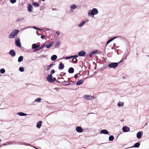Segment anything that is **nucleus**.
Segmentation results:
<instances>
[{
	"label": "nucleus",
	"mask_w": 149,
	"mask_h": 149,
	"mask_svg": "<svg viewBox=\"0 0 149 149\" xmlns=\"http://www.w3.org/2000/svg\"><path fill=\"white\" fill-rule=\"evenodd\" d=\"M98 13V9L95 8H93L89 10L88 12V16L94 17L95 15H97Z\"/></svg>",
	"instance_id": "1"
},
{
	"label": "nucleus",
	"mask_w": 149,
	"mask_h": 149,
	"mask_svg": "<svg viewBox=\"0 0 149 149\" xmlns=\"http://www.w3.org/2000/svg\"><path fill=\"white\" fill-rule=\"evenodd\" d=\"M43 47H39V48H38V49H35L34 50V52H36L37 51H38L40 49H41Z\"/></svg>",
	"instance_id": "38"
},
{
	"label": "nucleus",
	"mask_w": 149,
	"mask_h": 149,
	"mask_svg": "<svg viewBox=\"0 0 149 149\" xmlns=\"http://www.w3.org/2000/svg\"><path fill=\"white\" fill-rule=\"evenodd\" d=\"M41 0L42 1H45V0Z\"/></svg>",
	"instance_id": "51"
},
{
	"label": "nucleus",
	"mask_w": 149,
	"mask_h": 149,
	"mask_svg": "<svg viewBox=\"0 0 149 149\" xmlns=\"http://www.w3.org/2000/svg\"><path fill=\"white\" fill-rule=\"evenodd\" d=\"M123 62V61L122 60H121L118 63V64L120 62Z\"/></svg>",
	"instance_id": "48"
},
{
	"label": "nucleus",
	"mask_w": 149,
	"mask_h": 149,
	"mask_svg": "<svg viewBox=\"0 0 149 149\" xmlns=\"http://www.w3.org/2000/svg\"><path fill=\"white\" fill-rule=\"evenodd\" d=\"M122 130L124 132H127L129 131L130 128L127 126H125L123 127Z\"/></svg>",
	"instance_id": "5"
},
{
	"label": "nucleus",
	"mask_w": 149,
	"mask_h": 149,
	"mask_svg": "<svg viewBox=\"0 0 149 149\" xmlns=\"http://www.w3.org/2000/svg\"><path fill=\"white\" fill-rule=\"evenodd\" d=\"M47 80L49 82H52L55 81L56 79L55 78H54L52 77V74L48 75V76L46 78Z\"/></svg>",
	"instance_id": "3"
},
{
	"label": "nucleus",
	"mask_w": 149,
	"mask_h": 149,
	"mask_svg": "<svg viewBox=\"0 0 149 149\" xmlns=\"http://www.w3.org/2000/svg\"><path fill=\"white\" fill-rule=\"evenodd\" d=\"M36 148V149H38V148Z\"/></svg>",
	"instance_id": "52"
},
{
	"label": "nucleus",
	"mask_w": 149,
	"mask_h": 149,
	"mask_svg": "<svg viewBox=\"0 0 149 149\" xmlns=\"http://www.w3.org/2000/svg\"><path fill=\"white\" fill-rule=\"evenodd\" d=\"M68 72L70 73H72L74 72V69L73 68H70L68 70Z\"/></svg>",
	"instance_id": "26"
},
{
	"label": "nucleus",
	"mask_w": 149,
	"mask_h": 149,
	"mask_svg": "<svg viewBox=\"0 0 149 149\" xmlns=\"http://www.w3.org/2000/svg\"><path fill=\"white\" fill-rule=\"evenodd\" d=\"M55 70H52L51 71L50 73H51V74H52V75L54 73H55Z\"/></svg>",
	"instance_id": "40"
},
{
	"label": "nucleus",
	"mask_w": 149,
	"mask_h": 149,
	"mask_svg": "<svg viewBox=\"0 0 149 149\" xmlns=\"http://www.w3.org/2000/svg\"><path fill=\"white\" fill-rule=\"evenodd\" d=\"M56 33L58 36H59L60 34V32L59 31H57L56 32Z\"/></svg>",
	"instance_id": "42"
},
{
	"label": "nucleus",
	"mask_w": 149,
	"mask_h": 149,
	"mask_svg": "<svg viewBox=\"0 0 149 149\" xmlns=\"http://www.w3.org/2000/svg\"><path fill=\"white\" fill-rule=\"evenodd\" d=\"M17 115L20 116H24L28 115L27 114L22 112H20L17 113Z\"/></svg>",
	"instance_id": "19"
},
{
	"label": "nucleus",
	"mask_w": 149,
	"mask_h": 149,
	"mask_svg": "<svg viewBox=\"0 0 149 149\" xmlns=\"http://www.w3.org/2000/svg\"><path fill=\"white\" fill-rule=\"evenodd\" d=\"M78 76L77 75V74H76L74 75V77L75 78H77L78 77Z\"/></svg>",
	"instance_id": "45"
},
{
	"label": "nucleus",
	"mask_w": 149,
	"mask_h": 149,
	"mask_svg": "<svg viewBox=\"0 0 149 149\" xmlns=\"http://www.w3.org/2000/svg\"><path fill=\"white\" fill-rule=\"evenodd\" d=\"M57 56L56 55H52L51 58V60L52 61L56 60L57 58Z\"/></svg>",
	"instance_id": "18"
},
{
	"label": "nucleus",
	"mask_w": 149,
	"mask_h": 149,
	"mask_svg": "<svg viewBox=\"0 0 149 149\" xmlns=\"http://www.w3.org/2000/svg\"><path fill=\"white\" fill-rule=\"evenodd\" d=\"M53 65V64H51L49 65L48 66H47V71L51 69V67Z\"/></svg>",
	"instance_id": "31"
},
{
	"label": "nucleus",
	"mask_w": 149,
	"mask_h": 149,
	"mask_svg": "<svg viewBox=\"0 0 149 149\" xmlns=\"http://www.w3.org/2000/svg\"><path fill=\"white\" fill-rule=\"evenodd\" d=\"M97 52L98 51L97 50L92 51L90 53V54H89L90 57H91L93 55L96 54Z\"/></svg>",
	"instance_id": "12"
},
{
	"label": "nucleus",
	"mask_w": 149,
	"mask_h": 149,
	"mask_svg": "<svg viewBox=\"0 0 149 149\" xmlns=\"http://www.w3.org/2000/svg\"><path fill=\"white\" fill-rule=\"evenodd\" d=\"M23 60V57L21 56H19L18 58V62H20L22 61Z\"/></svg>",
	"instance_id": "29"
},
{
	"label": "nucleus",
	"mask_w": 149,
	"mask_h": 149,
	"mask_svg": "<svg viewBox=\"0 0 149 149\" xmlns=\"http://www.w3.org/2000/svg\"><path fill=\"white\" fill-rule=\"evenodd\" d=\"M142 132H139L137 133L136 134V137L138 139L140 138L142 135Z\"/></svg>",
	"instance_id": "13"
},
{
	"label": "nucleus",
	"mask_w": 149,
	"mask_h": 149,
	"mask_svg": "<svg viewBox=\"0 0 149 149\" xmlns=\"http://www.w3.org/2000/svg\"><path fill=\"white\" fill-rule=\"evenodd\" d=\"M32 5L36 7H39V4L36 2L33 3H32Z\"/></svg>",
	"instance_id": "28"
},
{
	"label": "nucleus",
	"mask_w": 149,
	"mask_h": 149,
	"mask_svg": "<svg viewBox=\"0 0 149 149\" xmlns=\"http://www.w3.org/2000/svg\"><path fill=\"white\" fill-rule=\"evenodd\" d=\"M33 28L34 29H37V28H36V26H34L33 27Z\"/></svg>",
	"instance_id": "47"
},
{
	"label": "nucleus",
	"mask_w": 149,
	"mask_h": 149,
	"mask_svg": "<svg viewBox=\"0 0 149 149\" xmlns=\"http://www.w3.org/2000/svg\"><path fill=\"white\" fill-rule=\"evenodd\" d=\"M72 61L75 63L77 61V59L75 58H74L72 59Z\"/></svg>",
	"instance_id": "41"
},
{
	"label": "nucleus",
	"mask_w": 149,
	"mask_h": 149,
	"mask_svg": "<svg viewBox=\"0 0 149 149\" xmlns=\"http://www.w3.org/2000/svg\"><path fill=\"white\" fill-rule=\"evenodd\" d=\"M140 146V143H135L134 145V147L135 148H138Z\"/></svg>",
	"instance_id": "30"
},
{
	"label": "nucleus",
	"mask_w": 149,
	"mask_h": 149,
	"mask_svg": "<svg viewBox=\"0 0 149 149\" xmlns=\"http://www.w3.org/2000/svg\"><path fill=\"white\" fill-rule=\"evenodd\" d=\"M118 65V63H111L108 65V67L110 68H115Z\"/></svg>",
	"instance_id": "4"
},
{
	"label": "nucleus",
	"mask_w": 149,
	"mask_h": 149,
	"mask_svg": "<svg viewBox=\"0 0 149 149\" xmlns=\"http://www.w3.org/2000/svg\"><path fill=\"white\" fill-rule=\"evenodd\" d=\"M41 38L42 39H43L45 38V36L44 35H42L41 36Z\"/></svg>",
	"instance_id": "44"
},
{
	"label": "nucleus",
	"mask_w": 149,
	"mask_h": 149,
	"mask_svg": "<svg viewBox=\"0 0 149 149\" xmlns=\"http://www.w3.org/2000/svg\"><path fill=\"white\" fill-rule=\"evenodd\" d=\"M19 32V31L17 29L14 30L10 33L9 36V38H14Z\"/></svg>",
	"instance_id": "2"
},
{
	"label": "nucleus",
	"mask_w": 149,
	"mask_h": 149,
	"mask_svg": "<svg viewBox=\"0 0 149 149\" xmlns=\"http://www.w3.org/2000/svg\"><path fill=\"white\" fill-rule=\"evenodd\" d=\"M9 54L12 56L14 57L15 55V52L13 50H10L9 52Z\"/></svg>",
	"instance_id": "17"
},
{
	"label": "nucleus",
	"mask_w": 149,
	"mask_h": 149,
	"mask_svg": "<svg viewBox=\"0 0 149 149\" xmlns=\"http://www.w3.org/2000/svg\"><path fill=\"white\" fill-rule=\"evenodd\" d=\"M109 133L108 131L106 130H102L100 132V134H108Z\"/></svg>",
	"instance_id": "9"
},
{
	"label": "nucleus",
	"mask_w": 149,
	"mask_h": 149,
	"mask_svg": "<svg viewBox=\"0 0 149 149\" xmlns=\"http://www.w3.org/2000/svg\"><path fill=\"white\" fill-rule=\"evenodd\" d=\"M24 19V18L22 17H20L17 19L16 20V22H19L20 21H23Z\"/></svg>",
	"instance_id": "27"
},
{
	"label": "nucleus",
	"mask_w": 149,
	"mask_h": 149,
	"mask_svg": "<svg viewBox=\"0 0 149 149\" xmlns=\"http://www.w3.org/2000/svg\"><path fill=\"white\" fill-rule=\"evenodd\" d=\"M37 30H41V29H39V28H38L37 29Z\"/></svg>",
	"instance_id": "49"
},
{
	"label": "nucleus",
	"mask_w": 149,
	"mask_h": 149,
	"mask_svg": "<svg viewBox=\"0 0 149 149\" xmlns=\"http://www.w3.org/2000/svg\"><path fill=\"white\" fill-rule=\"evenodd\" d=\"M41 99L40 98H38L36 99L34 101L35 102H40V100H41Z\"/></svg>",
	"instance_id": "33"
},
{
	"label": "nucleus",
	"mask_w": 149,
	"mask_h": 149,
	"mask_svg": "<svg viewBox=\"0 0 149 149\" xmlns=\"http://www.w3.org/2000/svg\"><path fill=\"white\" fill-rule=\"evenodd\" d=\"M76 131L79 133H81L83 132V130L82 128L78 126L76 127Z\"/></svg>",
	"instance_id": "8"
},
{
	"label": "nucleus",
	"mask_w": 149,
	"mask_h": 149,
	"mask_svg": "<svg viewBox=\"0 0 149 149\" xmlns=\"http://www.w3.org/2000/svg\"><path fill=\"white\" fill-rule=\"evenodd\" d=\"M70 84H66L65 85L67 86V85H70Z\"/></svg>",
	"instance_id": "50"
},
{
	"label": "nucleus",
	"mask_w": 149,
	"mask_h": 149,
	"mask_svg": "<svg viewBox=\"0 0 149 149\" xmlns=\"http://www.w3.org/2000/svg\"><path fill=\"white\" fill-rule=\"evenodd\" d=\"M84 97L85 100H88L90 99H91L92 97L90 95H84Z\"/></svg>",
	"instance_id": "11"
},
{
	"label": "nucleus",
	"mask_w": 149,
	"mask_h": 149,
	"mask_svg": "<svg viewBox=\"0 0 149 149\" xmlns=\"http://www.w3.org/2000/svg\"><path fill=\"white\" fill-rule=\"evenodd\" d=\"M42 124V122L40 121H39L36 124V127L38 128H40Z\"/></svg>",
	"instance_id": "15"
},
{
	"label": "nucleus",
	"mask_w": 149,
	"mask_h": 149,
	"mask_svg": "<svg viewBox=\"0 0 149 149\" xmlns=\"http://www.w3.org/2000/svg\"><path fill=\"white\" fill-rule=\"evenodd\" d=\"M10 1L11 2V3H15L16 1V0H10Z\"/></svg>",
	"instance_id": "39"
},
{
	"label": "nucleus",
	"mask_w": 149,
	"mask_h": 149,
	"mask_svg": "<svg viewBox=\"0 0 149 149\" xmlns=\"http://www.w3.org/2000/svg\"><path fill=\"white\" fill-rule=\"evenodd\" d=\"M53 42H49V43H47L46 44V47L47 48H49L51 47V46L53 44Z\"/></svg>",
	"instance_id": "14"
},
{
	"label": "nucleus",
	"mask_w": 149,
	"mask_h": 149,
	"mask_svg": "<svg viewBox=\"0 0 149 149\" xmlns=\"http://www.w3.org/2000/svg\"><path fill=\"white\" fill-rule=\"evenodd\" d=\"M77 6L75 4H73L70 6V9H75L77 8Z\"/></svg>",
	"instance_id": "23"
},
{
	"label": "nucleus",
	"mask_w": 149,
	"mask_h": 149,
	"mask_svg": "<svg viewBox=\"0 0 149 149\" xmlns=\"http://www.w3.org/2000/svg\"><path fill=\"white\" fill-rule=\"evenodd\" d=\"M118 38V37L117 36H115V37H114L112 38H111V39H110L107 42V45H106V46L108 45L110 42H111V41H113V40L114 39H115L116 38Z\"/></svg>",
	"instance_id": "16"
},
{
	"label": "nucleus",
	"mask_w": 149,
	"mask_h": 149,
	"mask_svg": "<svg viewBox=\"0 0 149 149\" xmlns=\"http://www.w3.org/2000/svg\"><path fill=\"white\" fill-rule=\"evenodd\" d=\"M10 143L9 142H8V143H5L3 144V145L4 146H5V145H7V144H10V143Z\"/></svg>",
	"instance_id": "46"
},
{
	"label": "nucleus",
	"mask_w": 149,
	"mask_h": 149,
	"mask_svg": "<svg viewBox=\"0 0 149 149\" xmlns=\"http://www.w3.org/2000/svg\"><path fill=\"white\" fill-rule=\"evenodd\" d=\"M72 58V56H70L69 57H64L63 58H64L65 60L68 59H69Z\"/></svg>",
	"instance_id": "37"
},
{
	"label": "nucleus",
	"mask_w": 149,
	"mask_h": 149,
	"mask_svg": "<svg viewBox=\"0 0 149 149\" xmlns=\"http://www.w3.org/2000/svg\"><path fill=\"white\" fill-rule=\"evenodd\" d=\"M86 23V21H82L78 25V26L81 27L82 26Z\"/></svg>",
	"instance_id": "20"
},
{
	"label": "nucleus",
	"mask_w": 149,
	"mask_h": 149,
	"mask_svg": "<svg viewBox=\"0 0 149 149\" xmlns=\"http://www.w3.org/2000/svg\"><path fill=\"white\" fill-rule=\"evenodd\" d=\"M39 46V45H37L36 44H34L32 45V48L33 49H35L37 48Z\"/></svg>",
	"instance_id": "24"
},
{
	"label": "nucleus",
	"mask_w": 149,
	"mask_h": 149,
	"mask_svg": "<svg viewBox=\"0 0 149 149\" xmlns=\"http://www.w3.org/2000/svg\"><path fill=\"white\" fill-rule=\"evenodd\" d=\"M87 21H88V20H87Z\"/></svg>",
	"instance_id": "53"
},
{
	"label": "nucleus",
	"mask_w": 149,
	"mask_h": 149,
	"mask_svg": "<svg viewBox=\"0 0 149 149\" xmlns=\"http://www.w3.org/2000/svg\"><path fill=\"white\" fill-rule=\"evenodd\" d=\"M64 68V65L62 63H60L59 64L58 68L60 70H62Z\"/></svg>",
	"instance_id": "21"
},
{
	"label": "nucleus",
	"mask_w": 149,
	"mask_h": 149,
	"mask_svg": "<svg viewBox=\"0 0 149 149\" xmlns=\"http://www.w3.org/2000/svg\"><path fill=\"white\" fill-rule=\"evenodd\" d=\"M19 70L21 72H23L24 71V69L23 67H20L19 68Z\"/></svg>",
	"instance_id": "36"
},
{
	"label": "nucleus",
	"mask_w": 149,
	"mask_h": 149,
	"mask_svg": "<svg viewBox=\"0 0 149 149\" xmlns=\"http://www.w3.org/2000/svg\"><path fill=\"white\" fill-rule=\"evenodd\" d=\"M72 58H77L78 57V55H74L72 56Z\"/></svg>",
	"instance_id": "43"
},
{
	"label": "nucleus",
	"mask_w": 149,
	"mask_h": 149,
	"mask_svg": "<svg viewBox=\"0 0 149 149\" xmlns=\"http://www.w3.org/2000/svg\"><path fill=\"white\" fill-rule=\"evenodd\" d=\"M33 8L32 6L31 5H30L27 8L29 12H32L33 11Z\"/></svg>",
	"instance_id": "10"
},
{
	"label": "nucleus",
	"mask_w": 149,
	"mask_h": 149,
	"mask_svg": "<svg viewBox=\"0 0 149 149\" xmlns=\"http://www.w3.org/2000/svg\"><path fill=\"white\" fill-rule=\"evenodd\" d=\"M61 43L59 41H58L55 44V47H58L60 46Z\"/></svg>",
	"instance_id": "32"
},
{
	"label": "nucleus",
	"mask_w": 149,
	"mask_h": 149,
	"mask_svg": "<svg viewBox=\"0 0 149 149\" xmlns=\"http://www.w3.org/2000/svg\"><path fill=\"white\" fill-rule=\"evenodd\" d=\"M124 102H119L117 103V106L119 107H122L124 105Z\"/></svg>",
	"instance_id": "25"
},
{
	"label": "nucleus",
	"mask_w": 149,
	"mask_h": 149,
	"mask_svg": "<svg viewBox=\"0 0 149 149\" xmlns=\"http://www.w3.org/2000/svg\"><path fill=\"white\" fill-rule=\"evenodd\" d=\"M15 43L17 47H20L21 46V44L20 42V40L19 38L17 39V40L15 41Z\"/></svg>",
	"instance_id": "7"
},
{
	"label": "nucleus",
	"mask_w": 149,
	"mask_h": 149,
	"mask_svg": "<svg viewBox=\"0 0 149 149\" xmlns=\"http://www.w3.org/2000/svg\"><path fill=\"white\" fill-rule=\"evenodd\" d=\"M114 139V137L113 136H111L109 137V140L110 141H112Z\"/></svg>",
	"instance_id": "34"
},
{
	"label": "nucleus",
	"mask_w": 149,
	"mask_h": 149,
	"mask_svg": "<svg viewBox=\"0 0 149 149\" xmlns=\"http://www.w3.org/2000/svg\"><path fill=\"white\" fill-rule=\"evenodd\" d=\"M86 54V52L84 50H82L78 53V55L80 56H84Z\"/></svg>",
	"instance_id": "6"
},
{
	"label": "nucleus",
	"mask_w": 149,
	"mask_h": 149,
	"mask_svg": "<svg viewBox=\"0 0 149 149\" xmlns=\"http://www.w3.org/2000/svg\"><path fill=\"white\" fill-rule=\"evenodd\" d=\"M84 82V80L82 79L78 81L76 83V85H79L81 84Z\"/></svg>",
	"instance_id": "22"
},
{
	"label": "nucleus",
	"mask_w": 149,
	"mask_h": 149,
	"mask_svg": "<svg viewBox=\"0 0 149 149\" xmlns=\"http://www.w3.org/2000/svg\"><path fill=\"white\" fill-rule=\"evenodd\" d=\"M0 72L2 74H3L5 72V70L3 68H2L0 69Z\"/></svg>",
	"instance_id": "35"
}]
</instances>
